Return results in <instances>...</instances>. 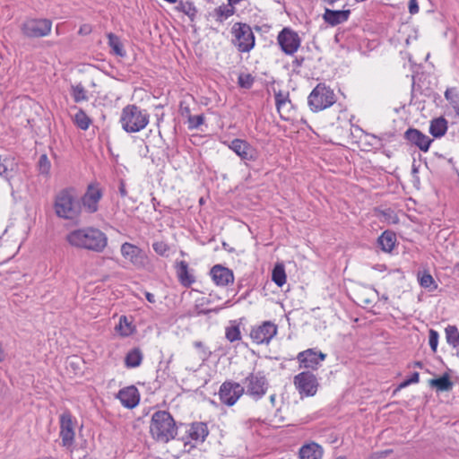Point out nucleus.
<instances>
[{"label": "nucleus", "mask_w": 459, "mask_h": 459, "mask_svg": "<svg viewBox=\"0 0 459 459\" xmlns=\"http://www.w3.org/2000/svg\"><path fill=\"white\" fill-rule=\"evenodd\" d=\"M281 50L287 55L294 54L300 46V38L290 28H284L277 37Z\"/></svg>", "instance_id": "obj_11"}, {"label": "nucleus", "mask_w": 459, "mask_h": 459, "mask_svg": "<svg viewBox=\"0 0 459 459\" xmlns=\"http://www.w3.org/2000/svg\"><path fill=\"white\" fill-rule=\"evenodd\" d=\"M439 334L436 330L430 329L429 335V342L433 352L437 351V344H438Z\"/></svg>", "instance_id": "obj_45"}, {"label": "nucleus", "mask_w": 459, "mask_h": 459, "mask_svg": "<svg viewBox=\"0 0 459 459\" xmlns=\"http://www.w3.org/2000/svg\"><path fill=\"white\" fill-rule=\"evenodd\" d=\"M326 358V354L321 351H316L314 349H307L299 352L297 359L299 362L300 368L316 370L321 362Z\"/></svg>", "instance_id": "obj_14"}, {"label": "nucleus", "mask_w": 459, "mask_h": 459, "mask_svg": "<svg viewBox=\"0 0 459 459\" xmlns=\"http://www.w3.org/2000/svg\"><path fill=\"white\" fill-rule=\"evenodd\" d=\"M145 298L150 303L155 302V296L151 292H145Z\"/></svg>", "instance_id": "obj_55"}, {"label": "nucleus", "mask_w": 459, "mask_h": 459, "mask_svg": "<svg viewBox=\"0 0 459 459\" xmlns=\"http://www.w3.org/2000/svg\"><path fill=\"white\" fill-rule=\"evenodd\" d=\"M153 250L160 255L167 256L169 246L164 241H156L152 244Z\"/></svg>", "instance_id": "obj_44"}, {"label": "nucleus", "mask_w": 459, "mask_h": 459, "mask_svg": "<svg viewBox=\"0 0 459 459\" xmlns=\"http://www.w3.org/2000/svg\"><path fill=\"white\" fill-rule=\"evenodd\" d=\"M180 10L189 17H194L196 13V8L191 3H181Z\"/></svg>", "instance_id": "obj_46"}, {"label": "nucleus", "mask_w": 459, "mask_h": 459, "mask_svg": "<svg viewBox=\"0 0 459 459\" xmlns=\"http://www.w3.org/2000/svg\"><path fill=\"white\" fill-rule=\"evenodd\" d=\"M204 121V116L203 114L196 116H189L188 117V128L189 129H196L198 128Z\"/></svg>", "instance_id": "obj_43"}, {"label": "nucleus", "mask_w": 459, "mask_h": 459, "mask_svg": "<svg viewBox=\"0 0 459 459\" xmlns=\"http://www.w3.org/2000/svg\"><path fill=\"white\" fill-rule=\"evenodd\" d=\"M188 436L192 440L203 443L209 434L208 427L204 422H194L187 430Z\"/></svg>", "instance_id": "obj_23"}, {"label": "nucleus", "mask_w": 459, "mask_h": 459, "mask_svg": "<svg viewBox=\"0 0 459 459\" xmlns=\"http://www.w3.org/2000/svg\"><path fill=\"white\" fill-rule=\"evenodd\" d=\"M299 454L300 459H321L323 449L318 444L312 442L302 446Z\"/></svg>", "instance_id": "obj_24"}, {"label": "nucleus", "mask_w": 459, "mask_h": 459, "mask_svg": "<svg viewBox=\"0 0 459 459\" xmlns=\"http://www.w3.org/2000/svg\"><path fill=\"white\" fill-rule=\"evenodd\" d=\"M210 275L214 283L218 286H228L230 283H233L234 281L233 272L221 264H215L212 266L210 271Z\"/></svg>", "instance_id": "obj_18"}, {"label": "nucleus", "mask_w": 459, "mask_h": 459, "mask_svg": "<svg viewBox=\"0 0 459 459\" xmlns=\"http://www.w3.org/2000/svg\"><path fill=\"white\" fill-rule=\"evenodd\" d=\"M55 214L63 220H74L81 214L82 206L74 188H64L54 197Z\"/></svg>", "instance_id": "obj_3"}, {"label": "nucleus", "mask_w": 459, "mask_h": 459, "mask_svg": "<svg viewBox=\"0 0 459 459\" xmlns=\"http://www.w3.org/2000/svg\"><path fill=\"white\" fill-rule=\"evenodd\" d=\"M176 272L178 281L183 286L189 287L195 282V277L189 273L188 264L186 261L177 263Z\"/></svg>", "instance_id": "obj_22"}, {"label": "nucleus", "mask_w": 459, "mask_h": 459, "mask_svg": "<svg viewBox=\"0 0 459 459\" xmlns=\"http://www.w3.org/2000/svg\"><path fill=\"white\" fill-rule=\"evenodd\" d=\"M420 381V374L418 372H414L411 377L406 379V384H417Z\"/></svg>", "instance_id": "obj_52"}, {"label": "nucleus", "mask_w": 459, "mask_h": 459, "mask_svg": "<svg viewBox=\"0 0 459 459\" xmlns=\"http://www.w3.org/2000/svg\"><path fill=\"white\" fill-rule=\"evenodd\" d=\"M234 36L232 43L240 52H249L255 47V35L251 27L243 22H236L231 28Z\"/></svg>", "instance_id": "obj_8"}, {"label": "nucleus", "mask_w": 459, "mask_h": 459, "mask_svg": "<svg viewBox=\"0 0 459 459\" xmlns=\"http://www.w3.org/2000/svg\"><path fill=\"white\" fill-rule=\"evenodd\" d=\"M418 281L422 288L428 289L429 290H434L437 288L433 277L428 272L419 273Z\"/></svg>", "instance_id": "obj_33"}, {"label": "nucleus", "mask_w": 459, "mask_h": 459, "mask_svg": "<svg viewBox=\"0 0 459 459\" xmlns=\"http://www.w3.org/2000/svg\"><path fill=\"white\" fill-rule=\"evenodd\" d=\"M228 147L245 162L255 161L258 157L255 148L246 140L236 138L228 144Z\"/></svg>", "instance_id": "obj_12"}, {"label": "nucleus", "mask_w": 459, "mask_h": 459, "mask_svg": "<svg viewBox=\"0 0 459 459\" xmlns=\"http://www.w3.org/2000/svg\"><path fill=\"white\" fill-rule=\"evenodd\" d=\"M276 333V325L270 321H265L261 325L252 329L250 337L255 343L262 344L268 343Z\"/></svg>", "instance_id": "obj_15"}, {"label": "nucleus", "mask_w": 459, "mask_h": 459, "mask_svg": "<svg viewBox=\"0 0 459 459\" xmlns=\"http://www.w3.org/2000/svg\"><path fill=\"white\" fill-rule=\"evenodd\" d=\"M91 122V120L90 119V117L81 108L74 115V123L82 130H87L90 126Z\"/></svg>", "instance_id": "obj_35"}, {"label": "nucleus", "mask_w": 459, "mask_h": 459, "mask_svg": "<svg viewBox=\"0 0 459 459\" xmlns=\"http://www.w3.org/2000/svg\"><path fill=\"white\" fill-rule=\"evenodd\" d=\"M445 98L450 102V104L459 98V93L456 88H447L445 91Z\"/></svg>", "instance_id": "obj_47"}, {"label": "nucleus", "mask_w": 459, "mask_h": 459, "mask_svg": "<svg viewBox=\"0 0 459 459\" xmlns=\"http://www.w3.org/2000/svg\"><path fill=\"white\" fill-rule=\"evenodd\" d=\"M446 342L453 348L459 346V331L455 325H448L445 328Z\"/></svg>", "instance_id": "obj_30"}, {"label": "nucleus", "mask_w": 459, "mask_h": 459, "mask_svg": "<svg viewBox=\"0 0 459 459\" xmlns=\"http://www.w3.org/2000/svg\"><path fill=\"white\" fill-rule=\"evenodd\" d=\"M447 131V121L440 117L434 118L430 122L429 133L433 137L438 138L443 136Z\"/></svg>", "instance_id": "obj_26"}, {"label": "nucleus", "mask_w": 459, "mask_h": 459, "mask_svg": "<svg viewBox=\"0 0 459 459\" xmlns=\"http://www.w3.org/2000/svg\"><path fill=\"white\" fill-rule=\"evenodd\" d=\"M310 109L318 112L331 107L335 102L333 91L325 83H318L307 98Z\"/></svg>", "instance_id": "obj_6"}, {"label": "nucleus", "mask_w": 459, "mask_h": 459, "mask_svg": "<svg viewBox=\"0 0 459 459\" xmlns=\"http://www.w3.org/2000/svg\"><path fill=\"white\" fill-rule=\"evenodd\" d=\"M65 240L72 247L97 253L102 252L108 245L107 235L94 227L74 230L66 235Z\"/></svg>", "instance_id": "obj_1"}, {"label": "nucleus", "mask_w": 459, "mask_h": 459, "mask_svg": "<svg viewBox=\"0 0 459 459\" xmlns=\"http://www.w3.org/2000/svg\"><path fill=\"white\" fill-rule=\"evenodd\" d=\"M302 62H303V58H301L300 60L296 59V63L298 65H301Z\"/></svg>", "instance_id": "obj_60"}, {"label": "nucleus", "mask_w": 459, "mask_h": 459, "mask_svg": "<svg viewBox=\"0 0 459 459\" xmlns=\"http://www.w3.org/2000/svg\"><path fill=\"white\" fill-rule=\"evenodd\" d=\"M38 168L40 174L48 175L51 168L50 160H48L47 154L40 155L38 161Z\"/></svg>", "instance_id": "obj_40"}, {"label": "nucleus", "mask_w": 459, "mask_h": 459, "mask_svg": "<svg viewBox=\"0 0 459 459\" xmlns=\"http://www.w3.org/2000/svg\"><path fill=\"white\" fill-rule=\"evenodd\" d=\"M270 403L272 404V407L275 406V403H276V394H275L270 395Z\"/></svg>", "instance_id": "obj_57"}, {"label": "nucleus", "mask_w": 459, "mask_h": 459, "mask_svg": "<svg viewBox=\"0 0 459 459\" xmlns=\"http://www.w3.org/2000/svg\"><path fill=\"white\" fill-rule=\"evenodd\" d=\"M415 366L417 368H423V363L421 361H417V362H415Z\"/></svg>", "instance_id": "obj_59"}, {"label": "nucleus", "mask_w": 459, "mask_h": 459, "mask_svg": "<svg viewBox=\"0 0 459 459\" xmlns=\"http://www.w3.org/2000/svg\"><path fill=\"white\" fill-rule=\"evenodd\" d=\"M272 279L279 287H281L286 282V273L282 265H276L273 268Z\"/></svg>", "instance_id": "obj_36"}, {"label": "nucleus", "mask_w": 459, "mask_h": 459, "mask_svg": "<svg viewBox=\"0 0 459 459\" xmlns=\"http://www.w3.org/2000/svg\"><path fill=\"white\" fill-rule=\"evenodd\" d=\"M91 31V26L84 24L82 25L79 30V34L81 35H87Z\"/></svg>", "instance_id": "obj_53"}, {"label": "nucleus", "mask_w": 459, "mask_h": 459, "mask_svg": "<svg viewBox=\"0 0 459 459\" xmlns=\"http://www.w3.org/2000/svg\"><path fill=\"white\" fill-rule=\"evenodd\" d=\"M350 14V10H331L325 8L323 19L327 24L336 26L348 21Z\"/></svg>", "instance_id": "obj_21"}, {"label": "nucleus", "mask_w": 459, "mask_h": 459, "mask_svg": "<svg viewBox=\"0 0 459 459\" xmlns=\"http://www.w3.org/2000/svg\"><path fill=\"white\" fill-rule=\"evenodd\" d=\"M429 385L430 387L436 388L437 392H450L454 387V383L448 373L443 374L438 378L429 379Z\"/></svg>", "instance_id": "obj_25"}, {"label": "nucleus", "mask_w": 459, "mask_h": 459, "mask_svg": "<svg viewBox=\"0 0 459 459\" xmlns=\"http://www.w3.org/2000/svg\"><path fill=\"white\" fill-rule=\"evenodd\" d=\"M71 95L76 103L88 100L87 91L82 83L71 86Z\"/></svg>", "instance_id": "obj_34"}, {"label": "nucleus", "mask_w": 459, "mask_h": 459, "mask_svg": "<svg viewBox=\"0 0 459 459\" xmlns=\"http://www.w3.org/2000/svg\"><path fill=\"white\" fill-rule=\"evenodd\" d=\"M244 387L241 384L232 381H225L219 389V398L221 403L233 406L243 395Z\"/></svg>", "instance_id": "obj_10"}, {"label": "nucleus", "mask_w": 459, "mask_h": 459, "mask_svg": "<svg viewBox=\"0 0 459 459\" xmlns=\"http://www.w3.org/2000/svg\"><path fill=\"white\" fill-rule=\"evenodd\" d=\"M116 329L120 333L122 336H128L133 333V327L131 325V323L125 316H122L119 318V324L116 327Z\"/></svg>", "instance_id": "obj_39"}, {"label": "nucleus", "mask_w": 459, "mask_h": 459, "mask_svg": "<svg viewBox=\"0 0 459 459\" xmlns=\"http://www.w3.org/2000/svg\"><path fill=\"white\" fill-rule=\"evenodd\" d=\"M410 385L409 384H406V380L403 381L396 388L395 391L401 390L406 386Z\"/></svg>", "instance_id": "obj_58"}, {"label": "nucleus", "mask_w": 459, "mask_h": 459, "mask_svg": "<svg viewBox=\"0 0 459 459\" xmlns=\"http://www.w3.org/2000/svg\"><path fill=\"white\" fill-rule=\"evenodd\" d=\"M149 117L147 110L136 105H127L122 109L119 122L126 132L136 133L146 127Z\"/></svg>", "instance_id": "obj_4"}, {"label": "nucleus", "mask_w": 459, "mask_h": 459, "mask_svg": "<svg viewBox=\"0 0 459 459\" xmlns=\"http://www.w3.org/2000/svg\"><path fill=\"white\" fill-rule=\"evenodd\" d=\"M412 173H413V174L418 173V169H417L414 165H413V167H412Z\"/></svg>", "instance_id": "obj_61"}, {"label": "nucleus", "mask_w": 459, "mask_h": 459, "mask_svg": "<svg viewBox=\"0 0 459 459\" xmlns=\"http://www.w3.org/2000/svg\"><path fill=\"white\" fill-rule=\"evenodd\" d=\"M117 398L125 407L129 409L134 408L140 400L138 390L134 385L121 389Z\"/></svg>", "instance_id": "obj_20"}, {"label": "nucleus", "mask_w": 459, "mask_h": 459, "mask_svg": "<svg viewBox=\"0 0 459 459\" xmlns=\"http://www.w3.org/2000/svg\"><path fill=\"white\" fill-rule=\"evenodd\" d=\"M81 363H82L81 358H79L77 356H73L66 359V368H73L74 374H78V372L81 371V367H80Z\"/></svg>", "instance_id": "obj_42"}, {"label": "nucleus", "mask_w": 459, "mask_h": 459, "mask_svg": "<svg viewBox=\"0 0 459 459\" xmlns=\"http://www.w3.org/2000/svg\"><path fill=\"white\" fill-rule=\"evenodd\" d=\"M451 105L455 109L457 115H459V98L456 100L453 101Z\"/></svg>", "instance_id": "obj_56"}, {"label": "nucleus", "mask_w": 459, "mask_h": 459, "mask_svg": "<svg viewBox=\"0 0 459 459\" xmlns=\"http://www.w3.org/2000/svg\"><path fill=\"white\" fill-rule=\"evenodd\" d=\"M143 352L139 348H134L126 354L125 364L127 368H137L143 361Z\"/></svg>", "instance_id": "obj_29"}, {"label": "nucleus", "mask_w": 459, "mask_h": 459, "mask_svg": "<svg viewBox=\"0 0 459 459\" xmlns=\"http://www.w3.org/2000/svg\"><path fill=\"white\" fill-rule=\"evenodd\" d=\"M293 384L300 395L313 396L319 386L315 374L310 371H303L294 377Z\"/></svg>", "instance_id": "obj_9"}, {"label": "nucleus", "mask_w": 459, "mask_h": 459, "mask_svg": "<svg viewBox=\"0 0 459 459\" xmlns=\"http://www.w3.org/2000/svg\"><path fill=\"white\" fill-rule=\"evenodd\" d=\"M395 134L392 132H386L381 134L379 136H377L378 140L381 142H392L394 138Z\"/></svg>", "instance_id": "obj_49"}, {"label": "nucleus", "mask_w": 459, "mask_h": 459, "mask_svg": "<svg viewBox=\"0 0 459 459\" xmlns=\"http://www.w3.org/2000/svg\"><path fill=\"white\" fill-rule=\"evenodd\" d=\"M177 425L172 415L167 411H155L150 422V433L154 440L168 443L177 435Z\"/></svg>", "instance_id": "obj_2"}, {"label": "nucleus", "mask_w": 459, "mask_h": 459, "mask_svg": "<svg viewBox=\"0 0 459 459\" xmlns=\"http://www.w3.org/2000/svg\"><path fill=\"white\" fill-rule=\"evenodd\" d=\"M235 12L234 6L231 5H221L215 9V14L217 21L223 22L225 19L233 15Z\"/></svg>", "instance_id": "obj_38"}, {"label": "nucleus", "mask_w": 459, "mask_h": 459, "mask_svg": "<svg viewBox=\"0 0 459 459\" xmlns=\"http://www.w3.org/2000/svg\"><path fill=\"white\" fill-rule=\"evenodd\" d=\"M274 99L277 110L280 113L281 117L283 118V116L281 115V110L284 109L288 104H290V100L289 99V92L279 91L274 93Z\"/></svg>", "instance_id": "obj_32"}, {"label": "nucleus", "mask_w": 459, "mask_h": 459, "mask_svg": "<svg viewBox=\"0 0 459 459\" xmlns=\"http://www.w3.org/2000/svg\"><path fill=\"white\" fill-rule=\"evenodd\" d=\"M103 193L98 184H90L86 192L82 197V204L89 213H94L99 209V202L102 198Z\"/></svg>", "instance_id": "obj_13"}, {"label": "nucleus", "mask_w": 459, "mask_h": 459, "mask_svg": "<svg viewBox=\"0 0 459 459\" xmlns=\"http://www.w3.org/2000/svg\"><path fill=\"white\" fill-rule=\"evenodd\" d=\"M225 336L228 341L230 342L238 341L241 339V333L239 330V325L235 324V322L230 325L226 327Z\"/></svg>", "instance_id": "obj_37"}, {"label": "nucleus", "mask_w": 459, "mask_h": 459, "mask_svg": "<svg viewBox=\"0 0 459 459\" xmlns=\"http://www.w3.org/2000/svg\"><path fill=\"white\" fill-rule=\"evenodd\" d=\"M241 385L244 387V393L253 400L258 401L265 395L269 388V381L264 372L258 370L249 373Z\"/></svg>", "instance_id": "obj_5"}, {"label": "nucleus", "mask_w": 459, "mask_h": 459, "mask_svg": "<svg viewBox=\"0 0 459 459\" xmlns=\"http://www.w3.org/2000/svg\"><path fill=\"white\" fill-rule=\"evenodd\" d=\"M255 82L250 74H241L238 78V83L241 88L250 89Z\"/></svg>", "instance_id": "obj_41"}, {"label": "nucleus", "mask_w": 459, "mask_h": 459, "mask_svg": "<svg viewBox=\"0 0 459 459\" xmlns=\"http://www.w3.org/2000/svg\"><path fill=\"white\" fill-rule=\"evenodd\" d=\"M107 37L108 39V44L111 48L112 53L117 56L124 57L126 55V53L124 49L123 44L119 37H117L112 32L108 33Z\"/></svg>", "instance_id": "obj_28"}, {"label": "nucleus", "mask_w": 459, "mask_h": 459, "mask_svg": "<svg viewBox=\"0 0 459 459\" xmlns=\"http://www.w3.org/2000/svg\"><path fill=\"white\" fill-rule=\"evenodd\" d=\"M335 459H346V457L345 456H338Z\"/></svg>", "instance_id": "obj_62"}, {"label": "nucleus", "mask_w": 459, "mask_h": 459, "mask_svg": "<svg viewBox=\"0 0 459 459\" xmlns=\"http://www.w3.org/2000/svg\"><path fill=\"white\" fill-rule=\"evenodd\" d=\"M376 290L372 289H362L356 295L357 302L360 306L366 307L373 303V296Z\"/></svg>", "instance_id": "obj_31"}, {"label": "nucleus", "mask_w": 459, "mask_h": 459, "mask_svg": "<svg viewBox=\"0 0 459 459\" xmlns=\"http://www.w3.org/2000/svg\"><path fill=\"white\" fill-rule=\"evenodd\" d=\"M52 21L47 18H29L21 25V30L24 37L29 39H39L47 37L52 30Z\"/></svg>", "instance_id": "obj_7"}, {"label": "nucleus", "mask_w": 459, "mask_h": 459, "mask_svg": "<svg viewBox=\"0 0 459 459\" xmlns=\"http://www.w3.org/2000/svg\"><path fill=\"white\" fill-rule=\"evenodd\" d=\"M409 12L411 14H415L419 12V5L417 0L409 1Z\"/></svg>", "instance_id": "obj_51"}, {"label": "nucleus", "mask_w": 459, "mask_h": 459, "mask_svg": "<svg viewBox=\"0 0 459 459\" xmlns=\"http://www.w3.org/2000/svg\"><path fill=\"white\" fill-rule=\"evenodd\" d=\"M435 156L441 160H446L448 164H450L452 167H454V160L453 158H446L443 154H440L438 152L435 153Z\"/></svg>", "instance_id": "obj_54"}, {"label": "nucleus", "mask_w": 459, "mask_h": 459, "mask_svg": "<svg viewBox=\"0 0 459 459\" xmlns=\"http://www.w3.org/2000/svg\"><path fill=\"white\" fill-rule=\"evenodd\" d=\"M118 193L123 198L127 196L126 186L123 179H119L118 181Z\"/></svg>", "instance_id": "obj_50"}, {"label": "nucleus", "mask_w": 459, "mask_h": 459, "mask_svg": "<svg viewBox=\"0 0 459 459\" xmlns=\"http://www.w3.org/2000/svg\"><path fill=\"white\" fill-rule=\"evenodd\" d=\"M194 346L200 351L203 359H205L209 356L210 351H207L203 342L196 341L194 342Z\"/></svg>", "instance_id": "obj_48"}, {"label": "nucleus", "mask_w": 459, "mask_h": 459, "mask_svg": "<svg viewBox=\"0 0 459 459\" xmlns=\"http://www.w3.org/2000/svg\"><path fill=\"white\" fill-rule=\"evenodd\" d=\"M121 254L136 267H143L145 264L146 256L143 251L135 245L125 242L121 246Z\"/></svg>", "instance_id": "obj_17"}, {"label": "nucleus", "mask_w": 459, "mask_h": 459, "mask_svg": "<svg viewBox=\"0 0 459 459\" xmlns=\"http://www.w3.org/2000/svg\"><path fill=\"white\" fill-rule=\"evenodd\" d=\"M378 245L385 252H391L396 242V236L394 232L385 230L377 239Z\"/></svg>", "instance_id": "obj_27"}, {"label": "nucleus", "mask_w": 459, "mask_h": 459, "mask_svg": "<svg viewBox=\"0 0 459 459\" xmlns=\"http://www.w3.org/2000/svg\"><path fill=\"white\" fill-rule=\"evenodd\" d=\"M60 429L63 445L65 446H71L74 439V431L72 416L69 412H65L60 416Z\"/></svg>", "instance_id": "obj_19"}, {"label": "nucleus", "mask_w": 459, "mask_h": 459, "mask_svg": "<svg viewBox=\"0 0 459 459\" xmlns=\"http://www.w3.org/2000/svg\"><path fill=\"white\" fill-rule=\"evenodd\" d=\"M403 136L411 145L416 146L424 152L429 151L430 144L433 142V139L429 135L416 128H409L405 131Z\"/></svg>", "instance_id": "obj_16"}]
</instances>
